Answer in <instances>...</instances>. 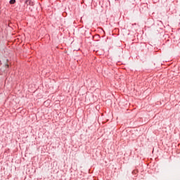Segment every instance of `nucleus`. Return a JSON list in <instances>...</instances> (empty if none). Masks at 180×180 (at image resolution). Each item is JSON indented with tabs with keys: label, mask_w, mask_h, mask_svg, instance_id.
Returning <instances> with one entry per match:
<instances>
[{
	"label": "nucleus",
	"mask_w": 180,
	"mask_h": 180,
	"mask_svg": "<svg viewBox=\"0 0 180 180\" xmlns=\"http://www.w3.org/2000/svg\"><path fill=\"white\" fill-rule=\"evenodd\" d=\"M15 3H16V0H11L10 2H9V4H10L11 5H13V4H15Z\"/></svg>",
	"instance_id": "obj_1"
},
{
	"label": "nucleus",
	"mask_w": 180,
	"mask_h": 180,
	"mask_svg": "<svg viewBox=\"0 0 180 180\" xmlns=\"http://www.w3.org/2000/svg\"><path fill=\"white\" fill-rule=\"evenodd\" d=\"M28 2H29V4L30 5V0H25V4L27 5Z\"/></svg>",
	"instance_id": "obj_2"
}]
</instances>
